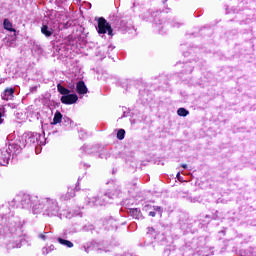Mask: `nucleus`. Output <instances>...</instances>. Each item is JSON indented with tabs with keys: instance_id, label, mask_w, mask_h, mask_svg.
<instances>
[{
	"instance_id": "obj_1",
	"label": "nucleus",
	"mask_w": 256,
	"mask_h": 256,
	"mask_svg": "<svg viewBox=\"0 0 256 256\" xmlns=\"http://www.w3.org/2000/svg\"><path fill=\"white\" fill-rule=\"evenodd\" d=\"M60 209L59 202L56 199L49 197L39 198L38 205H34V215L42 213L46 217H57Z\"/></svg>"
},
{
	"instance_id": "obj_2",
	"label": "nucleus",
	"mask_w": 256,
	"mask_h": 256,
	"mask_svg": "<svg viewBox=\"0 0 256 256\" xmlns=\"http://www.w3.org/2000/svg\"><path fill=\"white\" fill-rule=\"evenodd\" d=\"M8 149L0 152V165L2 167H7L9 165V161L13 155H18L21 153V146L17 143V140H13V135L10 134L7 137Z\"/></svg>"
},
{
	"instance_id": "obj_3",
	"label": "nucleus",
	"mask_w": 256,
	"mask_h": 256,
	"mask_svg": "<svg viewBox=\"0 0 256 256\" xmlns=\"http://www.w3.org/2000/svg\"><path fill=\"white\" fill-rule=\"evenodd\" d=\"M39 197L31 196L29 194H24L22 197L18 196L10 203L11 207H21L22 209H32V212L35 213V205H39ZM20 203V204H17Z\"/></svg>"
},
{
	"instance_id": "obj_4",
	"label": "nucleus",
	"mask_w": 256,
	"mask_h": 256,
	"mask_svg": "<svg viewBox=\"0 0 256 256\" xmlns=\"http://www.w3.org/2000/svg\"><path fill=\"white\" fill-rule=\"evenodd\" d=\"M121 195V189L119 186H115V190L113 192H108L102 196V199H97L95 197L88 198V205L90 207H95V205H105L109 203V199H113V197H119Z\"/></svg>"
},
{
	"instance_id": "obj_5",
	"label": "nucleus",
	"mask_w": 256,
	"mask_h": 256,
	"mask_svg": "<svg viewBox=\"0 0 256 256\" xmlns=\"http://www.w3.org/2000/svg\"><path fill=\"white\" fill-rule=\"evenodd\" d=\"M96 29L99 35H105V33H108V35H113V29L111 28V25L107 23L105 18L98 19V26Z\"/></svg>"
},
{
	"instance_id": "obj_6",
	"label": "nucleus",
	"mask_w": 256,
	"mask_h": 256,
	"mask_svg": "<svg viewBox=\"0 0 256 256\" xmlns=\"http://www.w3.org/2000/svg\"><path fill=\"white\" fill-rule=\"evenodd\" d=\"M23 141H25V146H31V145H39V139H41V135L33 132H29L27 134H24L22 137Z\"/></svg>"
},
{
	"instance_id": "obj_7",
	"label": "nucleus",
	"mask_w": 256,
	"mask_h": 256,
	"mask_svg": "<svg viewBox=\"0 0 256 256\" xmlns=\"http://www.w3.org/2000/svg\"><path fill=\"white\" fill-rule=\"evenodd\" d=\"M79 100V97L77 94H67L66 96H62L60 101L64 105H73L74 103H77Z\"/></svg>"
},
{
	"instance_id": "obj_8",
	"label": "nucleus",
	"mask_w": 256,
	"mask_h": 256,
	"mask_svg": "<svg viewBox=\"0 0 256 256\" xmlns=\"http://www.w3.org/2000/svg\"><path fill=\"white\" fill-rule=\"evenodd\" d=\"M14 94H15V89L6 88L4 92H2L1 97L4 101H11V99H13Z\"/></svg>"
},
{
	"instance_id": "obj_9",
	"label": "nucleus",
	"mask_w": 256,
	"mask_h": 256,
	"mask_svg": "<svg viewBox=\"0 0 256 256\" xmlns=\"http://www.w3.org/2000/svg\"><path fill=\"white\" fill-rule=\"evenodd\" d=\"M76 91L79 95H85L87 94V86L85 85V82L79 81L76 84Z\"/></svg>"
},
{
	"instance_id": "obj_10",
	"label": "nucleus",
	"mask_w": 256,
	"mask_h": 256,
	"mask_svg": "<svg viewBox=\"0 0 256 256\" xmlns=\"http://www.w3.org/2000/svg\"><path fill=\"white\" fill-rule=\"evenodd\" d=\"M41 33L42 35H45V37H51V35H53V28L48 27L47 24H43L41 27Z\"/></svg>"
},
{
	"instance_id": "obj_11",
	"label": "nucleus",
	"mask_w": 256,
	"mask_h": 256,
	"mask_svg": "<svg viewBox=\"0 0 256 256\" xmlns=\"http://www.w3.org/2000/svg\"><path fill=\"white\" fill-rule=\"evenodd\" d=\"M61 121H63V114H61V112L59 111H56L54 114L53 121L51 122V125H57L61 123Z\"/></svg>"
},
{
	"instance_id": "obj_12",
	"label": "nucleus",
	"mask_w": 256,
	"mask_h": 256,
	"mask_svg": "<svg viewBox=\"0 0 256 256\" xmlns=\"http://www.w3.org/2000/svg\"><path fill=\"white\" fill-rule=\"evenodd\" d=\"M58 93H60L63 96L69 95L71 93V90L63 87L61 84L57 85Z\"/></svg>"
},
{
	"instance_id": "obj_13",
	"label": "nucleus",
	"mask_w": 256,
	"mask_h": 256,
	"mask_svg": "<svg viewBox=\"0 0 256 256\" xmlns=\"http://www.w3.org/2000/svg\"><path fill=\"white\" fill-rule=\"evenodd\" d=\"M3 25L4 29H6L7 31L15 32V29H13V24L11 23V21H9V19H4Z\"/></svg>"
},
{
	"instance_id": "obj_14",
	"label": "nucleus",
	"mask_w": 256,
	"mask_h": 256,
	"mask_svg": "<svg viewBox=\"0 0 256 256\" xmlns=\"http://www.w3.org/2000/svg\"><path fill=\"white\" fill-rule=\"evenodd\" d=\"M58 243H60V245H64L65 247H69L70 249L73 247V242L62 238H58Z\"/></svg>"
},
{
	"instance_id": "obj_15",
	"label": "nucleus",
	"mask_w": 256,
	"mask_h": 256,
	"mask_svg": "<svg viewBox=\"0 0 256 256\" xmlns=\"http://www.w3.org/2000/svg\"><path fill=\"white\" fill-rule=\"evenodd\" d=\"M177 115H179V117H187V115H189V112L185 108H179L177 110Z\"/></svg>"
},
{
	"instance_id": "obj_16",
	"label": "nucleus",
	"mask_w": 256,
	"mask_h": 256,
	"mask_svg": "<svg viewBox=\"0 0 256 256\" xmlns=\"http://www.w3.org/2000/svg\"><path fill=\"white\" fill-rule=\"evenodd\" d=\"M51 251H55V246L54 245H51L49 247H44L42 249V252L44 255H49V253H51Z\"/></svg>"
},
{
	"instance_id": "obj_17",
	"label": "nucleus",
	"mask_w": 256,
	"mask_h": 256,
	"mask_svg": "<svg viewBox=\"0 0 256 256\" xmlns=\"http://www.w3.org/2000/svg\"><path fill=\"white\" fill-rule=\"evenodd\" d=\"M117 139H119L120 141H123V139H125V130L120 129L117 132Z\"/></svg>"
},
{
	"instance_id": "obj_18",
	"label": "nucleus",
	"mask_w": 256,
	"mask_h": 256,
	"mask_svg": "<svg viewBox=\"0 0 256 256\" xmlns=\"http://www.w3.org/2000/svg\"><path fill=\"white\" fill-rule=\"evenodd\" d=\"M73 197H75V190H71L70 192H68V193L64 196V199L69 200V199H73Z\"/></svg>"
},
{
	"instance_id": "obj_19",
	"label": "nucleus",
	"mask_w": 256,
	"mask_h": 256,
	"mask_svg": "<svg viewBox=\"0 0 256 256\" xmlns=\"http://www.w3.org/2000/svg\"><path fill=\"white\" fill-rule=\"evenodd\" d=\"M154 211H159V213H160V215H161V212H162L161 207H159V206H154Z\"/></svg>"
},
{
	"instance_id": "obj_20",
	"label": "nucleus",
	"mask_w": 256,
	"mask_h": 256,
	"mask_svg": "<svg viewBox=\"0 0 256 256\" xmlns=\"http://www.w3.org/2000/svg\"><path fill=\"white\" fill-rule=\"evenodd\" d=\"M131 213H133V214H137V213H141V211H139V209H133L132 211H131Z\"/></svg>"
},
{
	"instance_id": "obj_21",
	"label": "nucleus",
	"mask_w": 256,
	"mask_h": 256,
	"mask_svg": "<svg viewBox=\"0 0 256 256\" xmlns=\"http://www.w3.org/2000/svg\"><path fill=\"white\" fill-rule=\"evenodd\" d=\"M155 215H156L155 212H153V211L149 212V216H150V217H155Z\"/></svg>"
},
{
	"instance_id": "obj_22",
	"label": "nucleus",
	"mask_w": 256,
	"mask_h": 256,
	"mask_svg": "<svg viewBox=\"0 0 256 256\" xmlns=\"http://www.w3.org/2000/svg\"><path fill=\"white\" fill-rule=\"evenodd\" d=\"M3 115L1 114V112H0V125L3 123Z\"/></svg>"
},
{
	"instance_id": "obj_23",
	"label": "nucleus",
	"mask_w": 256,
	"mask_h": 256,
	"mask_svg": "<svg viewBox=\"0 0 256 256\" xmlns=\"http://www.w3.org/2000/svg\"><path fill=\"white\" fill-rule=\"evenodd\" d=\"M177 179H181V173L178 172L177 175H176Z\"/></svg>"
},
{
	"instance_id": "obj_24",
	"label": "nucleus",
	"mask_w": 256,
	"mask_h": 256,
	"mask_svg": "<svg viewBox=\"0 0 256 256\" xmlns=\"http://www.w3.org/2000/svg\"><path fill=\"white\" fill-rule=\"evenodd\" d=\"M183 169H187V164H182Z\"/></svg>"
},
{
	"instance_id": "obj_25",
	"label": "nucleus",
	"mask_w": 256,
	"mask_h": 256,
	"mask_svg": "<svg viewBox=\"0 0 256 256\" xmlns=\"http://www.w3.org/2000/svg\"><path fill=\"white\" fill-rule=\"evenodd\" d=\"M13 247L20 248V247H21V245H20V244H17L16 246H13Z\"/></svg>"
},
{
	"instance_id": "obj_26",
	"label": "nucleus",
	"mask_w": 256,
	"mask_h": 256,
	"mask_svg": "<svg viewBox=\"0 0 256 256\" xmlns=\"http://www.w3.org/2000/svg\"><path fill=\"white\" fill-rule=\"evenodd\" d=\"M40 237H41V239H45V235H41Z\"/></svg>"
}]
</instances>
